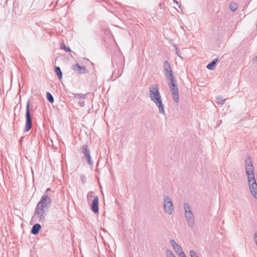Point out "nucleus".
I'll return each instance as SVG.
<instances>
[{
    "label": "nucleus",
    "mask_w": 257,
    "mask_h": 257,
    "mask_svg": "<svg viewBox=\"0 0 257 257\" xmlns=\"http://www.w3.org/2000/svg\"><path fill=\"white\" fill-rule=\"evenodd\" d=\"M50 191L51 189L49 188L46 189L35 209L33 218H37L39 222H43L45 221L47 212L51 206L52 199L47 195L48 192Z\"/></svg>",
    "instance_id": "nucleus-1"
},
{
    "label": "nucleus",
    "mask_w": 257,
    "mask_h": 257,
    "mask_svg": "<svg viewBox=\"0 0 257 257\" xmlns=\"http://www.w3.org/2000/svg\"><path fill=\"white\" fill-rule=\"evenodd\" d=\"M245 168L250 192L252 196L257 199V183L255 179L252 160L249 156H246L245 159Z\"/></svg>",
    "instance_id": "nucleus-2"
},
{
    "label": "nucleus",
    "mask_w": 257,
    "mask_h": 257,
    "mask_svg": "<svg viewBox=\"0 0 257 257\" xmlns=\"http://www.w3.org/2000/svg\"><path fill=\"white\" fill-rule=\"evenodd\" d=\"M149 95L151 100L158 107L159 112L164 114L165 113L164 106L162 103V97L158 84H153L149 86Z\"/></svg>",
    "instance_id": "nucleus-3"
},
{
    "label": "nucleus",
    "mask_w": 257,
    "mask_h": 257,
    "mask_svg": "<svg viewBox=\"0 0 257 257\" xmlns=\"http://www.w3.org/2000/svg\"><path fill=\"white\" fill-rule=\"evenodd\" d=\"M166 78L170 81V82L168 83V85L171 92L173 100L175 102H178L179 100V91L175 77L174 75H172V76H169L168 78Z\"/></svg>",
    "instance_id": "nucleus-4"
},
{
    "label": "nucleus",
    "mask_w": 257,
    "mask_h": 257,
    "mask_svg": "<svg viewBox=\"0 0 257 257\" xmlns=\"http://www.w3.org/2000/svg\"><path fill=\"white\" fill-rule=\"evenodd\" d=\"M184 208L185 211V217L189 227H192L195 224V219L193 214L191 210L190 206L188 203H184Z\"/></svg>",
    "instance_id": "nucleus-5"
},
{
    "label": "nucleus",
    "mask_w": 257,
    "mask_h": 257,
    "mask_svg": "<svg viewBox=\"0 0 257 257\" xmlns=\"http://www.w3.org/2000/svg\"><path fill=\"white\" fill-rule=\"evenodd\" d=\"M30 99H29L26 105V124H25V132H28L32 127V119L31 118V115L30 113Z\"/></svg>",
    "instance_id": "nucleus-6"
},
{
    "label": "nucleus",
    "mask_w": 257,
    "mask_h": 257,
    "mask_svg": "<svg viewBox=\"0 0 257 257\" xmlns=\"http://www.w3.org/2000/svg\"><path fill=\"white\" fill-rule=\"evenodd\" d=\"M164 211L166 213L170 215L172 214L174 208L171 198L168 195L163 196Z\"/></svg>",
    "instance_id": "nucleus-7"
},
{
    "label": "nucleus",
    "mask_w": 257,
    "mask_h": 257,
    "mask_svg": "<svg viewBox=\"0 0 257 257\" xmlns=\"http://www.w3.org/2000/svg\"><path fill=\"white\" fill-rule=\"evenodd\" d=\"M81 153L84 155L83 158L87 160L88 164L92 166L93 162L90 156V151L89 148L86 145H83L80 148Z\"/></svg>",
    "instance_id": "nucleus-8"
},
{
    "label": "nucleus",
    "mask_w": 257,
    "mask_h": 257,
    "mask_svg": "<svg viewBox=\"0 0 257 257\" xmlns=\"http://www.w3.org/2000/svg\"><path fill=\"white\" fill-rule=\"evenodd\" d=\"M163 69L164 71V75L166 78L174 75L171 69V65L167 60H165L164 62Z\"/></svg>",
    "instance_id": "nucleus-9"
},
{
    "label": "nucleus",
    "mask_w": 257,
    "mask_h": 257,
    "mask_svg": "<svg viewBox=\"0 0 257 257\" xmlns=\"http://www.w3.org/2000/svg\"><path fill=\"white\" fill-rule=\"evenodd\" d=\"M72 69L78 74H82L87 72L86 69L83 66H80L78 63H76L72 66Z\"/></svg>",
    "instance_id": "nucleus-10"
},
{
    "label": "nucleus",
    "mask_w": 257,
    "mask_h": 257,
    "mask_svg": "<svg viewBox=\"0 0 257 257\" xmlns=\"http://www.w3.org/2000/svg\"><path fill=\"white\" fill-rule=\"evenodd\" d=\"M171 245L172 246L174 251L179 255L181 252H183V249L181 246H180L174 239H171Z\"/></svg>",
    "instance_id": "nucleus-11"
},
{
    "label": "nucleus",
    "mask_w": 257,
    "mask_h": 257,
    "mask_svg": "<svg viewBox=\"0 0 257 257\" xmlns=\"http://www.w3.org/2000/svg\"><path fill=\"white\" fill-rule=\"evenodd\" d=\"M91 210L95 213H98L99 211L98 197L97 196H95L94 197V199L92 202Z\"/></svg>",
    "instance_id": "nucleus-12"
},
{
    "label": "nucleus",
    "mask_w": 257,
    "mask_h": 257,
    "mask_svg": "<svg viewBox=\"0 0 257 257\" xmlns=\"http://www.w3.org/2000/svg\"><path fill=\"white\" fill-rule=\"evenodd\" d=\"M41 228V225L39 223H36L33 226L31 232L32 234L34 235L38 234L39 233Z\"/></svg>",
    "instance_id": "nucleus-13"
},
{
    "label": "nucleus",
    "mask_w": 257,
    "mask_h": 257,
    "mask_svg": "<svg viewBox=\"0 0 257 257\" xmlns=\"http://www.w3.org/2000/svg\"><path fill=\"white\" fill-rule=\"evenodd\" d=\"M217 61H218V58L212 60V61L211 62L208 64V65H207V67H206L209 70L214 69L215 66L216 65V62H217Z\"/></svg>",
    "instance_id": "nucleus-14"
},
{
    "label": "nucleus",
    "mask_w": 257,
    "mask_h": 257,
    "mask_svg": "<svg viewBox=\"0 0 257 257\" xmlns=\"http://www.w3.org/2000/svg\"><path fill=\"white\" fill-rule=\"evenodd\" d=\"M225 101L226 99H223V97L220 95L217 96L216 97V102L218 104L223 105L224 104Z\"/></svg>",
    "instance_id": "nucleus-15"
},
{
    "label": "nucleus",
    "mask_w": 257,
    "mask_h": 257,
    "mask_svg": "<svg viewBox=\"0 0 257 257\" xmlns=\"http://www.w3.org/2000/svg\"><path fill=\"white\" fill-rule=\"evenodd\" d=\"M55 71L59 79H61L62 77V72L61 70L60 67L55 66Z\"/></svg>",
    "instance_id": "nucleus-16"
},
{
    "label": "nucleus",
    "mask_w": 257,
    "mask_h": 257,
    "mask_svg": "<svg viewBox=\"0 0 257 257\" xmlns=\"http://www.w3.org/2000/svg\"><path fill=\"white\" fill-rule=\"evenodd\" d=\"M73 97L75 98H78L79 99H85L86 98V94H83L81 93L74 94L72 93Z\"/></svg>",
    "instance_id": "nucleus-17"
},
{
    "label": "nucleus",
    "mask_w": 257,
    "mask_h": 257,
    "mask_svg": "<svg viewBox=\"0 0 257 257\" xmlns=\"http://www.w3.org/2000/svg\"><path fill=\"white\" fill-rule=\"evenodd\" d=\"M46 96H47V98L48 99V100L51 102V103H53L54 102V98L53 97V96L52 95V94L49 92H47V93H46Z\"/></svg>",
    "instance_id": "nucleus-18"
},
{
    "label": "nucleus",
    "mask_w": 257,
    "mask_h": 257,
    "mask_svg": "<svg viewBox=\"0 0 257 257\" xmlns=\"http://www.w3.org/2000/svg\"><path fill=\"white\" fill-rule=\"evenodd\" d=\"M229 8L232 12H234L236 11L237 8V5L235 3H231Z\"/></svg>",
    "instance_id": "nucleus-19"
},
{
    "label": "nucleus",
    "mask_w": 257,
    "mask_h": 257,
    "mask_svg": "<svg viewBox=\"0 0 257 257\" xmlns=\"http://www.w3.org/2000/svg\"><path fill=\"white\" fill-rule=\"evenodd\" d=\"M166 255L167 257H176L172 251L169 249L166 250Z\"/></svg>",
    "instance_id": "nucleus-20"
},
{
    "label": "nucleus",
    "mask_w": 257,
    "mask_h": 257,
    "mask_svg": "<svg viewBox=\"0 0 257 257\" xmlns=\"http://www.w3.org/2000/svg\"><path fill=\"white\" fill-rule=\"evenodd\" d=\"M61 49H64L67 52H69L71 51L70 48L69 47H67L64 44H61Z\"/></svg>",
    "instance_id": "nucleus-21"
},
{
    "label": "nucleus",
    "mask_w": 257,
    "mask_h": 257,
    "mask_svg": "<svg viewBox=\"0 0 257 257\" xmlns=\"http://www.w3.org/2000/svg\"><path fill=\"white\" fill-rule=\"evenodd\" d=\"M174 47H175V48L176 49V54H177V55L179 57H180L182 59V57L181 56V51L179 50V49L178 48H177V47L176 45L174 46Z\"/></svg>",
    "instance_id": "nucleus-22"
},
{
    "label": "nucleus",
    "mask_w": 257,
    "mask_h": 257,
    "mask_svg": "<svg viewBox=\"0 0 257 257\" xmlns=\"http://www.w3.org/2000/svg\"><path fill=\"white\" fill-rule=\"evenodd\" d=\"M190 254L191 255V257H199L196 253L193 250H191L190 251Z\"/></svg>",
    "instance_id": "nucleus-23"
},
{
    "label": "nucleus",
    "mask_w": 257,
    "mask_h": 257,
    "mask_svg": "<svg viewBox=\"0 0 257 257\" xmlns=\"http://www.w3.org/2000/svg\"><path fill=\"white\" fill-rule=\"evenodd\" d=\"M173 1H174V3H176V4L177 5V6H178V7H179V8L181 10V11H182V7H181V4H179V2H178L177 1H176V0H173Z\"/></svg>",
    "instance_id": "nucleus-24"
},
{
    "label": "nucleus",
    "mask_w": 257,
    "mask_h": 257,
    "mask_svg": "<svg viewBox=\"0 0 257 257\" xmlns=\"http://www.w3.org/2000/svg\"><path fill=\"white\" fill-rule=\"evenodd\" d=\"M254 239L255 244L257 243V232H255L254 233Z\"/></svg>",
    "instance_id": "nucleus-25"
},
{
    "label": "nucleus",
    "mask_w": 257,
    "mask_h": 257,
    "mask_svg": "<svg viewBox=\"0 0 257 257\" xmlns=\"http://www.w3.org/2000/svg\"><path fill=\"white\" fill-rule=\"evenodd\" d=\"M254 239L255 244L257 243V232H255L254 233Z\"/></svg>",
    "instance_id": "nucleus-26"
},
{
    "label": "nucleus",
    "mask_w": 257,
    "mask_h": 257,
    "mask_svg": "<svg viewBox=\"0 0 257 257\" xmlns=\"http://www.w3.org/2000/svg\"><path fill=\"white\" fill-rule=\"evenodd\" d=\"M179 257H186L184 252H181L180 254H179Z\"/></svg>",
    "instance_id": "nucleus-27"
},
{
    "label": "nucleus",
    "mask_w": 257,
    "mask_h": 257,
    "mask_svg": "<svg viewBox=\"0 0 257 257\" xmlns=\"http://www.w3.org/2000/svg\"><path fill=\"white\" fill-rule=\"evenodd\" d=\"M80 106H84V101H83L82 102H81Z\"/></svg>",
    "instance_id": "nucleus-28"
},
{
    "label": "nucleus",
    "mask_w": 257,
    "mask_h": 257,
    "mask_svg": "<svg viewBox=\"0 0 257 257\" xmlns=\"http://www.w3.org/2000/svg\"><path fill=\"white\" fill-rule=\"evenodd\" d=\"M255 59L257 61V56L255 57Z\"/></svg>",
    "instance_id": "nucleus-29"
},
{
    "label": "nucleus",
    "mask_w": 257,
    "mask_h": 257,
    "mask_svg": "<svg viewBox=\"0 0 257 257\" xmlns=\"http://www.w3.org/2000/svg\"><path fill=\"white\" fill-rule=\"evenodd\" d=\"M121 73H122V71L121 72V73H120V75H121Z\"/></svg>",
    "instance_id": "nucleus-30"
},
{
    "label": "nucleus",
    "mask_w": 257,
    "mask_h": 257,
    "mask_svg": "<svg viewBox=\"0 0 257 257\" xmlns=\"http://www.w3.org/2000/svg\"><path fill=\"white\" fill-rule=\"evenodd\" d=\"M121 73H122V71L121 72V73H120V75H121Z\"/></svg>",
    "instance_id": "nucleus-31"
},
{
    "label": "nucleus",
    "mask_w": 257,
    "mask_h": 257,
    "mask_svg": "<svg viewBox=\"0 0 257 257\" xmlns=\"http://www.w3.org/2000/svg\"><path fill=\"white\" fill-rule=\"evenodd\" d=\"M256 245H257V243H256Z\"/></svg>",
    "instance_id": "nucleus-32"
}]
</instances>
